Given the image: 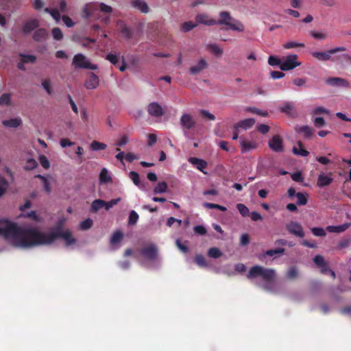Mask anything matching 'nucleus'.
I'll use <instances>...</instances> for the list:
<instances>
[{
	"instance_id": "nucleus-1",
	"label": "nucleus",
	"mask_w": 351,
	"mask_h": 351,
	"mask_svg": "<svg viewBox=\"0 0 351 351\" xmlns=\"http://www.w3.org/2000/svg\"><path fill=\"white\" fill-rule=\"evenodd\" d=\"M0 237L12 242L14 246L30 248L53 243L62 238L66 246L76 243L70 230L63 231L62 226H57L49 234L40 231L37 228H22L6 219L0 218Z\"/></svg>"
},
{
	"instance_id": "nucleus-2",
	"label": "nucleus",
	"mask_w": 351,
	"mask_h": 351,
	"mask_svg": "<svg viewBox=\"0 0 351 351\" xmlns=\"http://www.w3.org/2000/svg\"><path fill=\"white\" fill-rule=\"evenodd\" d=\"M219 16V20H215V25H223L226 26V29H230L239 32H243L245 30L243 24L239 20L234 19L230 12L227 11L220 12Z\"/></svg>"
},
{
	"instance_id": "nucleus-3",
	"label": "nucleus",
	"mask_w": 351,
	"mask_h": 351,
	"mask_svg": "<svg viewBox=\"0 0 351 351\" xmlns=\"http://www.w3.org/2000/svg\"><path fill=\"white\" fill-rule=\"evenodd\" d=\"M258 277L262 278L267 282H270L274 280L276 272L273 269L265 268L260 265L252 267L247 274V278L252 280Z\"/></svg>"
},
{
	"instance_id": "nucleus-4",
	"label": "nucleus",
	"mask_w": 351,
	"mask_h": 351,
	"mask_svg": "<svg viewBox=\"0 0 351 351\" xmlns=\"http://www.w3.org/2000/svg\"><path fill=\"white\" fill-rule=\"evenodd\" d=\"M346 50V48L345 47H336L324 51H314L312 52L311 54L315 58L319 61H328L333 60L332 55Z\"/></svg>"
},
{
	"instance_id": "nucleus-5",
	"label": "nucleus",
	"mask_w": 351,
	"mask_h": 351,
	"mask_svg": "<svg viewBox=\"0 0 351 351\" xmlns=\"http://www.w3.org/2000/svg\"><path fill=\"white\" fill-rule=\"evenodd\" d=\"M180 123L185 136H188L189 131L194 129L196 125V121L192 115L189 113H184L181 116Z\"/></svg>"
},
{
	"instance_id": "nucleus-6",
	"label": "nucleus",
	"mask_w": 351,
	"mask_h": 351,
	"mask_svg": "<svg viewBox=\"0 0 351 351\" xmlns=\"http://www.w3.org/2000/svg\"><path fill=\"white\" fill-rule=\"evenodd\" d=\"M73 64L76 68L87 69L90 70H96L97 66L93 64L89 60H86V58L82 53H77L74 56L73 59Z\"/></svg>"
},
{
	"instance_id": "nucleus-7",
	"label": "nucleus",
	"mask_w": 351,
	"mask_h": 351,
	"mask_svg": "<svg viewBox=\"0 0 351 351\" xmlns=\"http://www.w3.org/2000/svg\"><path fill=\"white\" fill-rule=\"evenodd\" d=\"M298 56L296 54H291L286 56L282 60L280 69L282 71H289L294 69L301 65V62L298 61Z\"/></svg>"
},
{
	"instance_id": "nucleus-8",
	"label": "nucleus",
	"mask_w": 351,
	"mask_h": 351,
	"mask_svg": "<svg viewBox=\"0 0 351 351\" xmlns=\"http://www.w3.org/2000/svg\"><path fill=\"white\" fill-rule=\"evenodd\" d=\"M325 83L332 87L348 88L350 86L347 80L339 77H328L325 80Z\"/></svg>"
},
{
	"instance_id": "nucleus-9",
	"label": "nucleus",
	"mask_w": 351,
	"mask_h": 351,
	"mask_svg": "<svg viewBox=\"0 0 351 351\" xmlns=\"http://www.w3.org/2000/svg\"><path fill=\"white\" fill-rule=\"evenodd\" d=\"M269 147L275 152H282L284 150L282 138L279 135H275L268 142Z\"/></svg>"
},
{
	"instance_id": "nucleus-10",
	"label": "nucleus",
	"mask_w": 351,
	"mask_h": 351,
	"mask_svg": "<svg viewBox=\"0 0 351 351\" xmlns=\"http://www.w3.org/2000/svg\"><path fill=\"white\" fill-rule=\"evenodd\" d=\"M286 228L288 230V232L291 234L295 235L301 238L304 236L302 227L298 222L291 221L290 223L286 225Z\"/></svg>"
},
{
	"instance_id": "nucleus-11",
	"label": "nucleus",
	"mask_w": 351,
	"mask_h": 351,
	"mask_svg": "<svg viewBox=\"0 0 351 351\" xmlns=\"http://www.w3.org/2000/svg\"><path fill=\"white\" fill-rule=\"evenodd\" d=\"M147 110L150 116L154 117H161L165 114L162 106L157 102L150 103L147 106Z\"/></svg>"
},
{
	"instance_id": "nucleus-12",
	"label": "nucleus",
	"mask_w": 351,
	"mask_h": 351,
	"mask_svg": "<svg viewBox=\"0 0 351 351\" xmlns=\"http://www.w3.org/2000/svg\"><path fill=\"white\" fill-rule=\"evenodd\" d=\"M241 151L242 154L247 153L258 147V144L254 141H247L244 136L239 138Z\"/></svg>"
},
{
	"instance_id": "nucleus-13",
	"label": "nucleus",
	"mask_w": 351,
	"mask_h": 351,
	"mask_svg": "<svg viewBox=\"0 0 351 351\" xmlns=\"http://www.w3.org/2000/svg\"><path fill=\"white\" fill-rule=\"evenodd\" d=\"M141 254L147 259L153 261L158 256V250L154 245H149L141 250Z\"/></svg>"
},
{
	"instance_id": "nucleus-14",
	"label": "nucleus",
	"mask_w": 351,
	"mask_h": 351,
	"mask_svg": "<svg viewBox=\"0 0 351 351\" xmlns=\"http://www.w3.org/2000/svg\"><path fill=\"white\" fill-rule=\"evenodd\" d=\"M117 25L124 38L130 40L133 37L134 32L132 29L126 25L125 21H118Z\"/></svg>"
},
{
	"instance_id": "nucleus-15",
	"label": "nucleus",
	"mask_w": 351,
	"mask_h": 351,
	"mask_svg": "<svg viewBox=\"0 0 351 351\" xmlns=\"http://www.w3.org/2000/svg\"><path fill=\"white\" fill-rule=\"evenodd\" d=\"M332 181L333 178L332 177V173H329L328 175L322 173L317 178V186L320 188H323L330 185Z\"/></svg>"
},
{
	"instance_id": "nucleus-16",
	"label": "nucleus",
	"mask_w": 351,
	"mask_h": 351,
	"mask_svg": "<svg viewBox=\"0 0 351 351\" xmlns=\"http://www.w3.org/2000/svg\"><path fill=\"white\" fill-rule=\"evenodd\" d=\"M99 84L98 76L94 73H90L88 78L84 82V86L87 89H95Z\"/></svg>"
},
{
	"instance_id": "nucleus-17",
	"label": "nucleus",
	"mask_w": 351,
	"mask_h": 351,
	"mask_svg": "<svg viewBox=\"0 0 351 351\" xmlns=\"http://www.w3.org/2000/svg\"><path fill=\"white\" fill-rule=\"evenodd\" d=\"M97 10V5L95 3H89L86 4L83 8L82 16L84 19H88L93 16L95 11Z\"/></svg>"
},
{
	"instance_id": "nucleus-18",
	"label": "nucleus",
	"mask_w": 351,
	"mask_h": 351,
	"mask_svg": "<svg viewBox=\"0 0 351 351\" xmlns=\"http://www.w3.org/2000/svg\"><path fill=\"white\" fill-rule=\"evenodd\" d=\"M207 67V62L204 58H202L199 60L197 65L193 66L190 68L189 72L191 75H197Z\"/></svg>"
},
{
	"instance_id": "nucleus-19",
	"label": "nucleus",
	"mask_w": 351,
	"mask_h": 351,
	"mask_svg": "<svg viewBox=\"0 0 351 351\" xmlns=\"http://www.w3.org/2000/svg\"><path fill=\"white\" fill-rule=\"evenodd\" d=\"M255 122L256 121L253 118L245 119L237 123L234 125V129L236 130H239V128L247 130L251 128L254 125Z\"/></svg>"
},
{
	"instance_id": "nucleus-20",
	"label": "nucleus",
	"mask_w": 351,
	"mask_h": 351,
	"mask_svg": "<svg viewBox=\"0 0 351 351\" xmlns=\"http://www.w3.org/2000/svg\"><path fill=\"white\" fill-rule=\"evenodd\" d=\"M350 226L351 223L347 222L339 226H328L326 230L329 232L341 233L345 232Z\"/></svg>"
},
{
	"instance_id": "nucleus-21",
	"label": "nucleus",
	"mask_w": 351,
	"mask_h": 351,
	"mask_svg": "<svg viewBox=\"0 0 351 351\" xmlns=\"http://www.w3.org/2000/svg\"><path fill=\"white\" fill-rule=\"evenodd\" d=\"M188 161L191 164L195 165L197 169L202 171L204 173H206V172L204 171V169L207 167V162L204 160L195 157H190L188 159Z\"/></svg>"
},
{
	"instance_id": "nucleus-22",
	"label": "nucleus",
	"mask_w": 351,
	"mask_h": 351,
	"mask_svg": "<svg viewBox=\"0 0 351 351\" xmlns=\"http://www.w3.org/2000/svg\"><path fill=\"white\" fill-rule=\"evenodd\" d=\"M294 105L292 103L287 101L280 108V111L287 114L289 117H295L297 116V113L294 110Z\"/></svg>"
},
{
	"instance_id": "nucleus-23",
	"label": "nucleus",
	"mask_w": 351,
	"mask_h": 351,
	"mask_svg": "<svg viewBox=\"0 0 351 351\" xmlns=\"http://www.w3.org/2000/svg\"><path fill=\"white\" fill-rule=\"evenodd\" d=\"M195 21L197 24H204L206 25H215V19H209L205 14H198L195 17Z\"/></svg>"
},
{
	"instance_id": "nucleus-24",
	"label": "nucleus",
	"mask_w": 351,
	"mask_h": 351,
	"mask_svg": "<svg viewBox=\"0 0 351 351\" xmlns=\"http://www.w3.org/2000/svg\"><path fill=\"white\" fill-rule=\"evenodd\" d=\"M38 26V22L36 19L29 21L24 23L23 26V32L25 34H29Z\"/></svg>"
},
{
	"instance_id": "nucleus-25",
	"label": "nucleus",
	"mask_w": 351,
	"mask_h": 351,
	"mask_svg": "<svg viewBox=\"0 0 351 351\" xmlns=\"http://www.w3.org/2000/svg\"><path fill=\"white\" fill-rule=\"evenodd\" d=\"M2 124L5 127L8 128H18L22 124V120L21 118H14L8 120H4L2 121Z\"/></svg>"
},
{
	"instance_id": "nucleus-26",
	"label": "nucleus",
	"mask_w": 351,
	"mask_h": 351,
	"mask_svg": "<svg viewBox=\"0 0 351 351\" xmlns=\"http://www.w3.org/2000/svg\"><path fill=\"white\" fill-rule=\"evenodd\" d=\"M47 36V32L45 29L40 28L36 30L33 35V38L37 42L45 40Z\"/></svg>"
},
{
	"instance_id": "nucleus-27",
	"label": "nucleus",
	"mask_w": 351,
	"mask_h": 351,
	"mask_svg": "<svg viewBox=\"0 0 351 351\" xmlns=\"http://www.w3.org/2000/svg\"><path fill=\"white\" fill-rule=\"evenodd\" d=\"M123 239V233L121 230H116L112 235L110 243L111 245L120 243Z\"/></svg>"
},
{
	"instance_id": "nucleus-28",
	"label": "nucleus",
	"mask_w": 351,
	"mask_h": 351,
	"mask_svg": "<svg viewBox=\"0 0 351 351\" xmlns=\"http://www.w3.org/2000/svg\"><path fill=\"white\" fill-rule=\"evenodd\" d=\"M298 147H293V153L295 155H300L302 156H307L309 154V152L304 149L303 144L301 141H298L297 143Z\"/></svg>"
},
{
	"instance_id": "nucleus-29",
	"label": "nucleus",
	"mask_w": 351,
	"mask_h": 351,
	"mask_svg": "<svg viewBox=\"0 0 351 351\" xmlns=\"http://www.w3.org/2000/svg\"><path fill=\"white\" fill-rule=\"evenodd\" d=\"M132 5L134 8H138L143 13H147L149 11L147 4L143 0H135L132 2Z\"/></svg>"
},
{
	"instance_id": "nucleus-30",
	"label": "nucleus",
	"mask_w": 351,
	"mask_h": 351,
	"mask_svg": "<svg viewBox=\"0 0 351 351\" xmlns=\"http://www.w3.org/2000/svg\"><path fill=\"white\" fill-rule=\"evenodd\" d=\"M105 204H106V201L101 199H95L92 202V204L90 206V210L93 213H96L99 210L102 208L103 207L105 208Z\"/></svg>"
},
{
	"instance_id": "nucleus-31",
	"label": "nucleus",
	"mask_w": 351,
	"mask_h": 351,
	"mask_svg": "<svg viewBox=\"0 0 351 351\" xmlns=\"http://www.w3.org/2000/svg\"><path fill=\"white\" fill-rule=\"evenodd\" d=\"M313 129L308 125H302L297 129V132L303 134L305 138H310L313 134Z\"/></svg>"
},
{
	"instance_id": "nucleus-32",
	"label": "nucleus",
	"mask_w": 351,
	"mask_h": 351,
	"mask_svg": "<svg viewBox=\"0 0 351 351\" xmlns=\"http://www.w3.org/2000/svg\"><path fill=\"white\" fill-rule=\"evenodd\" d=\"M308 194L306 193L298 192L296 193L297 204L299 206H304L307 204L308 202Z\"/></svg>"
},
{
	"instance_id": "nucleus-33",
	"label": "nucleus",
	"mask_w": 351,
	"mask_h": 351,
	"mask_svg": "<svg viewBox=\"0 0 351 351\" xmlns=\"http://www.w3.org/2000/svg\"><path fill=\"white\" fill-rule=\"evenodd\" d=\"M99 180L101 182L108 183L112 182V178L109 176L106 169L104 168L99 174Z\"/></svg>"
},
{
	"instance_id": "nucleus-34",
	"label": "nucleus",
	"mask_w": 351,
	"mask_h": 351,
	"mask_svg": "<svg viewBox=\"0 0 351 351\" xmlns=\"http://www.w3.org/2000/svg\"><path fill=\"white\" fill-rule=\"evenodd\" d=\"M221 251L215 247H210L208 251V256L210 258H218L222 256Z\"/></svg>"
},
{
	"instance_id": "nucleus-35",
	"label": "nucleus",
	"mask_w": 351,
	"mask_h": 351,
	"mask_svg": "<svg viewBox=\"0 0 351 351\" xmlns=\"http://www.w3.org/2000/svg\"><path fill=\"white\" fill-rule=\"evenodd\" d=\"M107 145L101 142L93 141L90 145V148L92 151L104 150L106 148Z\"/></svg>"
},
{
	"instance_id": "nucleus-36",
	"label": "nucleus",
	"mask_w": 351,
	"mask_h": 351,
	"mask_svg": "<svg viewBox=\"0 0 351 351\" xmlns=\"http://www.w3.org/2000/svg\"><path fill=\"white\" fill-rule=\"evenodd\" d=\"M167 189V184L165 182H158V184L154 189V193L155 194L162 193L166 192Z\"/></svg>"
},
{
	"instance_id": "nucleus-37",
	"label": "nucleus",
	"mask_w": 351,
	"mask_h": 351,
	"mask_svg": "<svg viewBox=\"0 0 351 351\" xmlns=\"http://www.w3.org/2000/svg\"><path fill=\"white\" fill-rule=\"evenodd\" d=\"M45 12L49 13L56 21H59L60 19V14L56 8H46L44 10Z\"/></svg>"
},
{
	"instance_id": "nucleus-38",
	"label": "nucleus",
	"mask_w": 351,
	"mask_h": 351,
	"mask_svg": "<svg viewBox=\"0 0 351 351\" xmlns=\"http://www.w3.org/2000/svg\"><path fill=\"white\" fill-rule=\"evenodd\" d=\"M237 208L242 217H246L250 216V210L245 204L239 203L237 205Z\"/></svg>"
},
{
	"instance_id": "nucleus-39",
	"label": "nucleus",
	"mask_w": 351,
	"mask_h": 351,
	"mask_svg": "<svg viewBox=\"0 0 351 351\" xmlns=\"http://www.w3.org/2000/svg\"><path fill=\"white\" fill-rule=\"evenodd\" d=\"M305 45L303 43H298L295 41H290L285 43L283 47L286 49H293L295 47H304Z\"/></svg>"
},
{
	"instance_id": "nucleus-40",
	"label": "nucleus",
	"mask_w": 351,
	"mask_h": 351,
	"mask_svg": "<svg viewBox=\"0 0 351 351\" xmlns=\"http://www.w3.org/2000/svg\"><path fill=\"white\" fill-rule=\"evenodd\" d=\"M35 178H40L42 180L43 184L44 189L45 190V191L47 193H49L51 192V186H50V183L48 181V180L47 179V178L45 177L44 176H42V175H40V174L36 175L35 176Z\"/></svg>"
},
{
	"instance_id": "nucleus-41",
	"label": "nucleus",
	"mask_w": 351,
	"mask_h": 351,
	"mask_svg": "<svg viewBox=\"0 0 351 351\" xmlns=\"http://www.w3.org/2000/svg\"><path fill=\"white\" fill-rule=\"evenodd\" d=\"M195 263L199 267H207L208 263L205 257L202 254H197L194 259Z\"/></svg>"
},
{
	"instance_id": "nucleus-42",
	"label": "nucleus",
	"mask_w": 351,
	"mask_h": 351,
	"mask_svg": "<svg viewBox=\"0 0 351 351\" xmlns=\"http://www.w3.org/2000/svg\"><path fill=\"white\" fill-rule=\"evenodd\" d=\"M11 104V95L10 93H3L0 97L1 106H10Z\"/></svg>"
},
{
	"instance_id": "nucleus-43",
	"label": "nucleus",
	"mask_w": 351,
	"mask_h": 351,
	"mask_svg": "<svg viewBox=\"0 0 351 351\" xmlns=\"http://www.w3.org/2000/svg\"><path fill=\"white\" fill-rule=\"evenodd\" d=\"M8 186L7 180L0 175V197H1L6 191Z\"/></svg>"
},
{
	"instance_id": "nucleus-44",
	"label": "nucleus",
	"mask_w": 351,
	"mask_h": 351,
	"mask_svg": "<svg viewBox=\"0 0 351 351\" xmlns=\"http://www.w3.org/2000/svg\"><path fill=\"white\" fill-rule=\"evenodd\" d=\"M19 56L21 58V60L26 63H34L36 60V57L34 55H26L20 53Z\"/></svg>"
},
{
	"instance_id": "nucleus-45",
	"label": "nucleus",
	"mask_w": 351,
	"mask_h": 351,
	"mask_svg": "<svg viewBox=\"0 0 351 351\" xmlns=\"http://www.w3.org/2000/svg\"><path fill=\"white\" fill-rule=\"evenodd\" d=\"M208 49L216 56H221L223 53V50L216 44L208 45Z\"/></svg>"
},
{
	"instance_id": "nucleus-46",
	"label": "nucleus",
	"mask_w": 351,
	"mask_h": 351,
	"mask_svg": "<svg viewBox=\"0 0 351 351\" xmlns=\"http://www.w3.org/2000/svg\"><path fill=\"white\" fill-rule=\"evenodd\" d=\"M196 26H197L196 23H194L192 21H187V22H184L182 24L181 29L184 32H188L190 30L193 29Z\"/></svg>"
},
{
	"instance_id": "nucleus-47",
	"label": "nucleus",
	"mask_w": 351,
	"mask_h": 351,
	"mask_svg": "<svg viewBox=\"0 0 351 351\" xmlns=\"http://www.w3.org/2000/svg\"><path fill=\"white\" fill-rule=\"evenodd\" d=\"M139 218V216L138 213L132 210L130 213L129 218H128V224L129 225H135Z\"/></svg>"
},
{
	"instance_id": "nucleus-48",
	"label": "nucleus",
	"mask_w": 351,
	"mask_h": 351,
	"mask_svg": "<svg viewBox=\"0 0 351 351\" xmlns=\"http://www.w3.org/2000/svg\"><path fill=\"white\" fill-rule=\"evenodd\" d=\"M285 252V249L282 247L276 248V249H271L269 250H267L265 252V255L273 256L276 254H282Z\"/></svg>"
},
{
	"instance_id": "nucleus-49",
	"label": "nucleus",
	"mask_w": 351,
	"mask_h": 351,
	"mask_svg": "<svg viewBox=\"0 0 351 351\" xmlns=\"http://www.w3.org/2000/svg\"><path fill=\"white\" fill-rule=\"evenodd\" d=\"M282 60H281L280 58H278L276 56H270L268 58V64L270 66H280Z\"/></svg>"
},
{
	"instance_id": "nucleus-50",
	"label": "nucleus",
	"mask_w": 351,
	"mask_h": 351,
	"mask_svg": "<svg viewBox=\"0 0 351 351\" xmlns=\"http://www.w3.org/2000/svg\"><path fill=\"white\" fill-rule=\"evenodd\" d=\"M51 34L55 40H60L63 38V34L59 27L53 28Z\"/></svg>"
},
{
	"instance_id": "nucleus-51",
	"label": "nucleus",
	"mask_w": 351,
	"mask_h": 351,
	"mask_svg": "<svg viewBox=\"0 0 351 351\" xmlns=\"http://www.w3.org/2000/svg\"><path fill=\"white\" fill-rule=\"evenodd\" d=\"M93 226V220L88 218L80 223V227L82 230H86L90 228Z\"/></svg>"
},
{
	"instance_id": "nucleus-52",
	"label": "nucleus",
	"mask_w": 351,
	"mask_h": 351,
	"mask_svg": "<svg viewBox=\"0 0 351 351\" xmlns=\"http://www.w3.org/2000/svg\"><path fill=\"white\" fill-rule=\"evenodd\" d=\"M311 232L316 237H325L326 233L324 228L315 227L311 228Z\"/></svg>"
},
{
	"instance_id": "nucleus-53",
	"label": "nucleus",
	"mask_w": 351,
	"mask_h": 351,
	"mask_svg": "<svg viewBox=\"0 0 351 351\" xmlns=\"http://www.w3.org/2000/svg\"><path fill=\"white\" fill-rule=\"evenodd\" d=\"M247 110L248 112H252L256 114H258L263 117H266L269 114L267 111H263L257 108H248Z\"/></svg>"
},
{
	"instance_id": "nucleus-54",
	"label": "nucleus",
	"mask_w": 351,
	"mask_h": 351,
	"mask_svg": "<svg viewBox=\"0 0 351 351\" xmlns=\"http://www.w3.org/2000/svg\"><path fill=\"white\" fill-rule=\"evenodd\" d=\"M38 159H39V162H40V165H42V167L44 169H47L49 168V167H50L49 161L48 158L45 155H40L39 156Z\"/></svg>"
},
{
	"instance_id": "nucleus-55",
	"label": "nucleus",
	"mask_w": 351,
	"mask_h": 351,
	"mask_svg": "<svg viewBox=\"0 0 351 351\" xmlns=\"http://www.w3.org/2000/svg\"><path fill=\"white\" fill-rule=\"evenodd\" d=\"M37 166H38L37 162L33 158H29L27 160V163L24 168L26 170H32V169H35Z\"/></svg>"
},
{
	"instance_id": "nucleus-56",
	"label": "nucleus",
	"mask_w": 351,
	"mask_h": 351,
	"mask_svg": "<svg viewBox=\"0 0 351 351\" xmlns=\"http://www.w3.org/2000/svg\"><path fill=\"white\" fill-rule=\"evenodd\" d=\"M130 178L136 186H139L140 178H139V175L138 173H136V171H130Z\"/></svg>"
},
{
	"instance_id": "nucleus-57",
	"label": "nucleus",
	"mask_w": 351,
	"mask_h": 351,
	"mask_svg": "<svg viewBox=\"0 0 351 351\" xmlns=\"http://www.w3.org/2000/svg\"><path fill=\"white\" fill-rule=\"evenodd\" d=\"M194 232L198 235H205L206 234V229L202 225H197L193 228Z\"/></svg>"
},
{
	"instance_id": "nucleus-58",
	"label": "nucleus",
	"mask_w": 351,
	"mask_h": 351,
	"mask_svg": "<svg viewBox=\"0 0 351 351\" xmlns=\"http://www.w3.org/2000/svg\"><path fill=\"white\" fill-rule=\"evenodd\" d=\"M199 113L200 115L205 119L210 121L215 120V116L206 110H201Z\"/></svg>"
},
{
	"instance_id": "nucleus-59",
	"label": "nucleus",
	"mask_w": 351,
	"mask_h": 351,
	"mask_svg": "<svg viewBox=\"0 0 351 351\" xmlns=\"http://www.w3.org/2000/svg\"><path fill=\"white\" fill-rule=\"evenodd\" d=\"M350 242H351V239L350 238H344L339 242L338 248L339 249L346 248L349 246Z\"/></svg>"
},
{
	"instance_id": "nucleus-60",
	"label": "nucleus",
	"mask_w": 351,
	"mask_h": 351,
	"mask_svg": "<svg viewBox=\"0 0 351 351\" xmlns=\"http://www.w3.org/2000/svg\"><path fill=\"white\" fill-rule=\"evenodd\" d=\"M42 86L45 89V90L47 92V93H49V95H51L52 93L53 90L51 87V83H50L49 80L45 79V80H43Z\"/></svg>"
},
{
	"instance_id": "nucleus-61",
	"label": "nucleus",
	"mask_w": 351,
	"mask_h": 351,
	"mask_svg": "<svg viewBox=\"0 0 351 351\" xmlns=\"http://www.w3.org/2000/svg\"><path fill=\"white\" fill-rule=\"evenodd\" d=\"M297 274H298V271H297L296 268L295 267H291L288 270L286 276H287V278L289 279H294L296 278Z\"/></svg>"
},
{
	"instance_id": "nucleus-62",
	"label": "nucleus",
	"mask_w": 351,
	"mask_h": 351,
	"mask_svg": "<svg viewBox=\"0 0 351 351\" xmlns=\"http://www.w3.org/2000/svg\"><path fill=\"white\" fill-rule=\"evenodd\" d=\"M313 261H314V263L318 266V267H322V266H324L325 263H326L325 262V260L324 258V257L321 255H316L314 258H313Z\"/></svg>"
},
{
	"instance_id": "nucleus-63",
	"label": "nucleus",
	"mask_w": 351,
	"mask_h": 351,
	"mask_svg": "<svg viewBox=\"0 0 351 351\" xmlns=\"http://www.w3.org/2000/svg\"><path fill=\"white\" fill-rule=\"evenodd\" d=\"M106 60L110 61L112 64L117 65L119 62V58L116 54L108 53L106 56Z\"/></svg>"
},
{
	"instance_id": "nucleus-64",
	"label": "nucleus",
	"mask_w": 351,
	"mask_h": 351,
	"mask_svg": "<svg viewBox=\"0 0 351 351\" xmlns=\"http://www.w3.org/2000/svg\"><path fill=\"white\" fill-rule=\"evenodd\" d=\"M269 126L265 124H260L257 126V130L263 134H267L269 131Z\"/></svg>"
}]
</instances>
